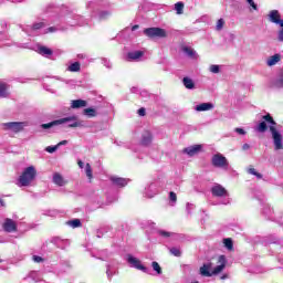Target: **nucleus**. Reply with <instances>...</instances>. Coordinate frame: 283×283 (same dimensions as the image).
<instances>
[{"label":"nucleus","instance_id":"obj_52","mask_svg":"<svg viewBox=\"0 0 283 283\" xmlns=\"http://www.w3.org/2000/svg\"><path fill=\"white\" fill-rule=\"evenodd\" d=\"M281 30L277 32V41L283 42V25H280Z\"/></svg>","mask_w":283,"mask_h":283},{"label":"nucleus","instance_id":"obj_30","mask_svg":"<svg viewBox=\"0 0 283 283\" xmlns=\"http://www.w3.org/2000/svg\"><path fill=\"white\" fill-rule=\"evenodd\" d=\"M67 227H71V229H78V227H82L83 223L81 222V219H72L66 221Z\"/></svg>","mask_w":283,"mask_h":283},{"label":"nucleus","instance_id":"obj_49","mask_svg":"<svg viewBox=\"0 0 283 283\" xmlns=\"http://www.w3.org/2000/svg\"><path fill=\"white\" fill-rule=\"evenodd\" d=\"M193 209H196V206L193 203H187L186 211L188 216H191V211H193Z\"/></svg>","mask_w":283,"mask_h":283},{"label":"nucleus","instance_id":"obj_54","mask_svg":"<svg viewBox=\"0 0 283 283\" xmlns=\"http://www.w3.org/2000/svg\"><path fill=\"white\" fill-rule=\"evenodd\" d=\"M234 132L237 134H239L240 136H245L247 135V130H244V128H235Z\"/></svg>","mask_w":283,"mask_h":283},{"label":"nucleus","instance_id":"obj_27","mask_svg":"<svg viewBox=\"0 0 283 283\" xmlns=\"http://www.w3.org/2000/svg\"><path fill=\"white\" fill-rule=\"evenodd\" d=\"M112 17V11L109 10H102L97 12V19L99 21H107Z\"/></svg>","mask_w":283,"mask_h":283},{"label":"nucleus","instance_id":"obj_55","mask_svg":"<svg viewBox=\"0 0 283 283\" xmlns=\"http://www.w3.org/2000/svg\"><path fill=\"white\" fill-rule=\"evenodd\" d=\"M247 3L252 7V9L258 10V4L253 0H247Z\"/></svg>","mask_w":283,"mask_h":283},{"label":"nucleus","instance_id":"obj_36","mask_svg":"<svg viewBox=\"0 0 283 283\" xmlns=\"http://www.w3.org/2000/svg\"><path fill=\"white\" fill-rule=\"evenodd\" d=\"M153 271L157 273V275H163V268H160V264L156 261L151 263Z\"/></svg>","mask_w":283,"mask_h":283},{"label":"nucleus","instance_id":"obj_23","mask_svg":"<svg viewBox=\"0 0 283 283\" xmlns=\"http://www.w3.org/2000/svg\"><path fill=\"white\" fill-rule=\"evenodd\" d=\"M280 61H282V56L280 54H274L266 60V65H269V67H273V65H277Z\"/></svg>","mask_w":283,"mask_h":283},{"label":"nucleus","instance_id":"obj_14","mask_svg":"<svg viewBox=\"0 0 283 283\" xmlns=\"http://www.w3.org/2000/svg\"><path fill=\"white\" fill-rule=\"evenodd\" d=\"M143 193L145 198H154L155 196H158V184L151 182L147 185Z\"/></svg>","mask_w":283,"mask_h":283},{"label":"nucleus","instance_id":"obj_63","mask_svg":"<svg viewBox=\"0 0 283 283\" xmlns=\"http://www.w3.org/2000/svg\"><path fill=\"white\" fill-rule=\"evenodd\" d=\"M29 36H32V33L28 32V30H24Z\"/></svg>","mask_w":283,"mask_h":283},{"label":"nucleus","instance_id":"obj_22","mask_svg":"<svg viewBox=\"0 0 283 283\" xmlns=\"http://www.w3.org/2000/svg\"><path fill=\"white\" fill-rule=\"evenodd\" d=\"M81 107H87V101L84 99H73L71 102L72 109H81Z\"/></svg>","mask_w":283,"mask_h":283},{"label":"nucleus","instance_id":"obj_50","mask_svg":"<svg viewBox=\"0 0 283 283\" xmlns=\"http://www.w3.org/2000/svg\"><path fill=\"white\" fill-rule=\"evenodd\" d=\"M33 262H35L36 264H41L42 262H44L45 260L42 256L39 255H33L32 256Z\"/></svg>","mask_w":283,"mask_h":283},{"label":"nucleus","instance_id":"obj_51","mask_svg":"<svg viewBox=\"0 0 283 283\" xmlns=\"http://www.w3.org/2000/svg\"><path fill=\"white\" fill-rule=\"evenodd\" d=\"M169 200L170 202H172L174 205H176V200H178V197L176 196V192L171 191L169 193Z\"/></svg>","mask_w":283,"mask_h":283},{"label":"nucleus","instance_id":"obj_64","mask_svg":"<svg viewBox=\"0 0 283 283\" xmlns=\"http://www.w3.org/2000/svg\"><path fill=\"white\" fill-rule=\"evenodd\" d=\"M97 238H101V234H99V233H97Z\"/></svg>","mask_w":283,"mask_h":283},{"label":"nucleus","instance_id":"obj_45","mask_svg":"<svg viewBox=\"0 0 283 283\" xmlns=\"http://www.w3.org/2000/svg\"><path fill=\"white\" fill-rule=\"evenodd\" d=\"M144 227L146 229H156V222L151 221V220H148V221H145L144 222Z\"/></svg>","mask_w":283,"mask_h":283},{"label":"nucleus","instance_id":"obj_43","mask_svg":"<svg viewBox=\"0 0 283 283\" xmlns=\"http://www.w3.org/2000/svg\"><path fill=\"white\" fill-rule=\"evenodd\" d=\"M209 72H211L212 74H220V65L218 64L210 65Z\"/></svg>","mask_w":283,"mask_h":283},{"label":"nucleus","instance_id":"obj_7","mask_svg":"<svg viewBox=\"0 0 283 283\" xmlns=\"http://www.w3.org/2000/svg\"><path fill=\"white\" fill-rule=\"evenodd\" d=\"M36 178V169L34 166L27 167L19 177L20 187H29V185Z\"/></svg>","mask_w":283,"mask_h":283},{"label":"nucleus","instance_id":"obj_8","mask_svg":"<svg viewBox=\"0 0 283 283\" xmlns=\"http://www.w3.org/2000/svg\"><path fill=\"white\" fill-rule=\"evenodd\" d=\"M211 193L214 198H223L218 205H229L231 202L229 200V191H227V188L222 187L220 184H216L211 188Z\"/></svg>","mask_w":283,"mask_h":283},{"label":"nucleus","instance_id":"obj_3","mask_svg":"<svg viewBox=\"0 0 283 283\" xmlns=\"http://www.w3.org/2000/svg\"><path fill=\"white\" fill-rule=\"evenodd\" d=\"M227 266V256L220 255L218 258L217 266L211 271V263H206L203 266L200 268V274L203 277H211V275H218L222 273Z\"/></svg>","mask_w":283,"mask_h":283},{"label":"nucleus","instance_id":"obj_33","mask_svg":"<svg viewBox=\"0 0 283 283\" xmlns=\"http://www.w3.org/2000/svg\"><path fill=\"white\" fill-rule=\"evenodd\" d=\"M175 10H176V14H184L185 13V3L181 1L175 3Z\"/></svg>","mask_w":283,"mask_h":283},{"label":"nucleus","instance_id":"obj_29","mask_svg":"<svg viewBox=\"0 0 283 283\" xmlns=\"http://www.w3.org/2000/svg\"><path fill=\"white\" fill-rule=\"evenodd\" d=\"M182 83H184L186 90H195L196 88V83H193V80H191V77H184Z\"/></svg>","mask_w":283,"mask_h":283},{"label":"nucleus","instance_id":"obj_39","mask_svg":"<svg viewBox=\"0 0 283 283\" xmlns=\"http://www.w3.org/2000/svg\"><path fill=\"white\" fill-rule=\"evenodd\" d=\"M48 24L45 22H35L32 27L31 30L32 32L36 30H42V28H45Z\"/></svg>","mask_w":283,"mask_h":283},{"label":"nucleus","instance_id":"obj_12","mask_svg":"<svg viewBox=\"0 0 283 283\" xmlns=\"http://www.w3.org/2000/svg\"><path fill=\"white\" fill-rule=\"evenodd\" d=\"M33 50L34 52H36L41 56H44L45 59H50L52 54H54V51H52V49L42 44H35Z\"/></svg>","mask_w":283,"mask_h":283},{"label":"nucleus","instance_id":"obj_57","mask_svg":"<svg viewBox=\"0 0 283 283\" xmlns=\"http://www.w3.org/2000/svg\"><path fill=\"white\" fill-rule=\"evenodd\" d=\"M137 114L139 116H145V114H147V111L145 109V107H142V108L138 109Z\"/></svg>","mask_w":283,"mask_h":283},{"label":"nucleus","instance_id":"obj_59","mask_svg":"<svg viewBox=\"0 0 283 283\" xmlns=\"http://www.w3.org/2000/svg\"><path fill=\"white\" fill-rule=\"evenodd\" d=\"M242 149H243V151H247V150L251 149V145L243 144Z\"/></svg>","mask_w":283,"mask_h":283},{"label":"nucleus","instance_id":"obj_9","mask_svg":"<svg viewBox=\"0 0 283 283\" xmlns=\"http://www.w3.org/2000/svg\"><path fill=\"white\" fill-rule=\"evenodd\" d=\"M144 34L148 36V39H167V30L158 27L145 29Z\"/></svg>","mask_w":283,"mask_h":283},{"label":"nucleus","instance_id":"obj_2","mask_svg":"<svg viewBox=\"0 0 283 283\" xmlns=\"http://www.w3.org/2000/svg\"><path fill=\"white\" fill-rule=\"evenodd\" d=\"M51 25L44 32L48 34L49 32H59L61 28V23H66V25H70L71 28H76V25H87L90 23V20L85 19V17L75 13L74 11H69L66 14H55L50 20Z\"/></svg>","mask_w":283,"mask_h":283},{"label":"nucleus","instance_id":"obj_25","mask_svg":"<svg viewBox=\"0 0 283 283\" xmlns=\"http://www.w3.org/2000/svg\"><path fill=\"white\" fill-rule=\"evenodd\" d=\"M84 116H87V118H96L98 116V111L94 107L84 108L83 111Z\"/></svg>","mask_w":283,"mask_h":283},{"label":"nucleus","instance_id":"obj_16","mask_svg":"<svg viewBox=\"0 0 283 283\" xmlns=\"http://www.w3.org/2000/svg\"><path fill=\"white\" fill-rule=\"evenodd\" d=\"M2 228L7 233H14V231H17V222L10 218H7L4 219Z\"/></svg>","mask_w":283,"mask_h":283},{"label":"nucleus","instance_id":"obj_58","mask_svg":"<svg viewBox=\"0 0 283 283\" xmlns=\"http://www.w3.org/2000/svg\"><path fill=\"white\" fill-rule=\"evenodd\" d=\"M77 59H78L80 61H85V59H87V54H85V53H80V54H77Z\"/></svg>","mask_w":283,"mask_h":283},{"label":"nucleus","instance_id":"obj_26","mask_svg":"<svg viewBox=\"0 0 283 283\" xmlns=\"http://www.w3.org/2000/svg\"><path fill=\"white\" fill-rule=\"evenodd\" d=\"M53 182L54 185H57V187L65 186V179H63V176L59 172L53 174Z\"/></svg>","mask_w":283,"mask_h":283},{"label":"nucleus","instance_id":"obj_21","mask_svg":"<svg viewBox=\"0 0 283 283\" xmlns=\"http://www.w3.org/2000/svg\"><path fill=\"white\" fill-rule=\"evenodd\" d=\"M8 96H10V86L0 82V98H8Z\"/></svg>","mask_w":283,"mask_h":283},{"label":"nucleus","instance_id":"obj_48","mask_svg":"<svg viewBox=\"0 0 283 283\" xmlns=\"http://www.w3.org/2000/svg\"><path fill=\"white\" fill-rule=\"evenodd\" d=\"M222 28H224V20L223 19H219L217 21L216 30L220 31V30H222Z\"/></svg>","mask_w":283,"mask_h":283},{"label":"nucleus","instance_id":"obj_60","mask_svg":"<svg viewBox=\"0 0 283 283\" xmlns=\"http://www.w3.org/2000/svg\"><path fill=\"white\" fill-rule=\"evenodd\" d=\"M77 165H78L80 169H83L85 167V164L81 159L77 160Z\"/></svg>","mask_w":283,"mask_h":283},{"label":"nucleus","instance_id":"obj_5","mask_svg":"<svg viewBox=\"0 0 283 283\" xmlns=\"http://www.w3.org/2000/svg\"><path fill=\"white\" fill-rule=\"evenodd\" d=\"M29 126L28 122H7L1 124V129L10 134V136H14V134H21Z\"/></svg>","mask_w":283,"mask_h":283},{"label":"nucleus","instance_id":"obj_37","mask_svg":"<svg viewBox=\"0 0 283 283\" xmlns=\"http://www.w3.org/2000/svg\"><path fill=\"white\" fill-rule=\"evenodd\" d=\"M273 86L277 88L283 87V71L281 72L279 77L274 81Z\"/></svg>","mask_w":283,"mask_h":283},{"label":"nucleus","instance_id":"obj_10","mask_svg":"<svg viewBox=\"0 0 283 283\" xmlns=\"http://www.w3.org/2000/svg\"><path fill=\"white\" fill-rule=\"evenodd\" d=\"M211 164L217 167V169H229V160L220 153L212 156Z\"/></svg>","mask_w":283,"mask_h":283},{"label":"nucleus","instance_id":"obj_24","mask_svg":"<svg viewBox=\"0 0 283 283\" xmlns=\"http://www.w3.org/2000/svg\"><path fill=\"white\" fill-rule=\"evenodd\" d=\"M182 52L187 54L189 59H198V53L191 46H184Z\"/></svg>","mask_w":283,"mask_h":283},{"label":"nucleus","instance_id":"obj_4","mask_svg":"<svg viewBox=\"0 0 283 283\" xmlns=\"http://www.w3.org/2000/svg\"><path fill=\"white\" fill-rule=\"evenodd\" d=\"M65 123H67V127H81V122H78V117L72 115L64 118L55 119L46 124H41V128L52 129L54 127H59V125H65Z\"/></svg>","mask_w":283,"mask_h":283},{"label":"nucleus","instance_id":"obj_62","mask_svg":"<svg viewBox=\"0 0 283 283\" xmlns=\"http://www.w3.org/2000/svg\"><path fill=\"white\" fill-rule=\"evenodd\" d=\"M138 24H135V25H133V28H132V32H136V30H138Z\"/></svg>","mask_w":283,"mask_h":283},{"label":"nucleus","instance_id":"obj_61","mask_svg":"<svg viewBox=\"0 0 283 283\" xmlns=\"http://www.w3.org/2000/svg\"><path fill=\"white\" fill-rule=\"evenodd\" d=\"M56 145H57V148L63 147L64 145H67V140H62L60 143H57Z\"/></svg>","mask_w":283,"mask_h":283},{"label":"nucleus","instance_id":"obj_1","mask_svg":"<svg viewBox=\"0 0 283 283\" xmlns=\"http://www.w3.org/2000/svg\"><path fill=\"white\" fill-rule=\"evenodd\" d=\"M263 122H260L255 126V132H259V134H264L266 129H270L272 134V140L274 145L275 151H280L283 149V139H282V126L277 125L275 119H273V116L271 114H266L262 116ZM266 123L270 125L268 126Z\"/></svg>","mask_w":283,"mask_h":283},{"label":"nucleus","instance_id":"obj_56","mask_svg":"<svg viewBox=\"0 0 283 283\" xmlns=\"http://www.w3.org/2000/svg\"><path fill=\"white\" fill-rule=\"evenodd\" d=\"M130 92H132V94H140V88H138L137 86H133L132 88H130Z\"/></svg>","mask_w":283,"mask_h":283},{"label":"nucleus","instance_id":"obj_32","mask_svg":"<svg viewBox=\"0 0 283 283\" xmlns=\"http://www.w3.org/2000/svg\"><path fill=\"white\" fill-rule=\"evenodd\" d=\"M29 280H32L33 282H41V273H39L38 271H33L31 273H29Z\"/></svg>","mask_w":283,"mask_h":283},{"label":"nucleus","instance_id":"obj_13","mask_svg":"<svg viewBox=\"0 0 283 283\" xmlns=\"http://www.w3.org/2000/svg\"><path fill=\"white\" fill-rule=\"evenodd\" d=\"M268 20L274 25H283V19L279 10H271L268 14Z\"/></svg>","mask_w":283,"mask_h":283},{"label":"nucleus","instance_id":"obj_28","mask_svg":"<svg viewBox=\"0 0 283 283\" xmlns=\"http://www.w3.org/2000/svg\"><path fill=\"white\" fill-rule=\"evenodd\" d=\"M157 235H159V238H164V240H169V238H174L176 233L158 229Z\"/></svg>","mask_w":283,"mask_h":283},{"label":"nucleus","instance_id":"obj_47","mask_svg":"<svg viewBox=\"0 0 283 283\" xmlns=\"http://www.w3.org/2000/svg\"><path fill=\"white\" fill-rule=\"evenodd\" d=\"M59 149V146L55 145V146H48L45 148V151H48V154H54V151H56Z\"/></svg>","mask_w":283,"mask_h":283},{"label":"nucleus","instance_id":"obj_44","mask_svg":"<svg viewBox=\"0 0 283 283\" xmlns=\"http://www.w3.org/2000/svg\"><path fill=\"white\" fill-rule=\"evenodd\" d=\"M171 255H175V258H180L182 255V252L179 248H170Z\"/></svg>","mask_w":283,"mask_h":283},{"label":"nucleus","instance_id":"obj_40","mask_svg":"<svg viewBox=\"0 0 283 283\" xmlns=\"http://www.w3.org/2000/svg\"><path fill=\"white\" fill-rule=\"evenodd\" d=\"M85 174H86V178H88V180H92V178H94V175L92 172V165H90V164L85 165Z\"/></svg>","mask_w":283,"mask_h":283},{"label":"nucleus","instance_id":"obj_19","mask_svg":"<svg viewBox=\"0 0 283 283\" xmlns=\"http://www.w3.org/2000/svg\"><path fill=\"white\" fill-rule=\"evenodd\" d=\"M151 140H154V136L151 135V132L145 130L142 135V145L144 147H147L151 145Z\"/></svg>","mask_w":283,"mask_h":283},{"label":"nucleus","instance_id":"obj_35","mask_svg":"<svg viewBox=\"0 0 283 283\" xmlns=\"http://www.w3.org/2000/svg\"><path fill=\"white\" fill-rule=\"evenodd\" d=\"M69 72H81V63L74 62L67 66Z\"/></svg>","mask_w":283,"mask_h":283},{"label":"nucleus","instance_id":"obj_20","mask_svg":"<svg viewBox=\"0 0 283 283\" xmlns=\"http://www.w3.org/2000/svg\"><path fill=\"white\" fill-rule=\"evenodd\" d=\"M213 103L208 102V103H201L197 106H195L196 112H211L213 109Z\"/></svg>","mask_w":283,"mask_h":283},{"label":"nucleus","instance_id":"obj_6","mask_svg":"<svg viewBox=\"0 0 283 283\" xmlns=\"http://www.w3.org/2000/svg\"><path fill=\"white\" fill-rule=\"evenodd\" d=\"M124 260L125 262H127L130 269H136L137 271H142V273H147L148 275L151 274V270L143 265L140 259L134 256L132 253L125 254Z\"/></svg>","mask_w":283,"mask_h":283},{"label":"nucleus","instance_id":"obj_11","mask_svg":"<svg viewBox=\"0 0 283 283\" xmlns=\"http://www.w3.org/2000/svg\"><path fill=\"white\" fill-rule=\"evenodd\" d=\"M109 180L112 186L115 187L116 189H125V187L129 185V179L118 176H111Z\"/></svg>","mask_w":283,"mask_h":283},{"label":"nucleus","instance_id":"obj_15","mask_svg":"<svg viewBox=\"0 0 283 283\" xmlns=\"http://www.w3.org/2000/svg\"><path fill=\"white\" fill-rule=\"evenodd\" d=\"M143 56H145V52L143 51H130L126 54V61L129 63H138V61H142Z\"/></svg>","mask_w":283,"mask_h":283},{"label":"nucleus","instance_id":"obj_41","mask_svg":"<svg viewBox=\"0 0 283 283\" xmlns=\"http://www.w3.org/2000/svg\"><path fill=\"white\" fill-rule=\"evenodd\" d=\"M86 8L87 10H90L91 17H94V12H96V2H93V1L88 2L86 4Z\"/></svg>","mask_w":283,"mask_h":283},{"label":"nucleus","instance_id":"obj_17","mask_svg":"<svg viewBox=\"0 0 283 283\" xmlns=\"http://www.w3.org/2000/svg\"><path fill=\"white\" fill-rule=\"evenodd\" d=\"M202 150V145H193L189 146L182 149V154H187V156H196L197 154H200Z\"/></svg>","mask_w":283,"mask_h":283},{"label":"nucleus","instance_id":"obj_18","mask_svg":"<svg viewBox=\"0 0 283 283\" xmlns=\"http://www.w3.org/2000/svg\"><path fill=\"white\" fill-rule=\"evenodd\" d=\"M52 244L57 247V249H65L70 241L67 239H61L60 237H54L51 239Z\"/></svg>","mask_w":283,"mask_h":283},{"label":"nucleus","instance_id":"obj_31","mask_svg":"<svg viewBox=\"0 0 283 283\" xmlns=\"http://www.w3.org/2000/svg\"><path fill=\"white\" fill-rule=\"evenodd\" d=\"M223 245L228 251H233V239L232 238H226L223 239Z\"/></svg>","mask_w":283,"mask_h":283},{"label":"nucleus","instance_id":"obj_34","mask_svg":"<svg viewBox=\"0 0 283 283\" xmlns=\"http://www.w3.org/2000/svg\"><path fill=\"white\" fill-rule=\"evenodd\" d=\"M262 213H263V216L271 218V216L273 213V209L271 208V206H269V203L263 205Z\"/></svg>","mask_w":283,"mask_h":283},{"label":"nucleus","instance_id":"obj_53","mask_svg":"<svg viewBox=\"0 0 283 283\" xmlns=\"http://www.w3.org/2000/svg\"><path fill=\"white\" fill-rule=\"evenodd\" d=\"M139 95L142 96V98H149L150 94L149 92L143 90L139 92Z\"/></svg>","mask_w":283,"mask_h":283},{"label":"nucleus","instance_id":"obj_46","mask_svg":"<svg viewBox=\"0 0 283 283\" xmlns=\"http://www.w3.org/2000/svg\"><path fill=\"white\" fill-rule=\"evenodd\" d=\"M102 64L104 65V67H107V70H112V62L108 59L103 57Z\"/></svg>","mask_w":283,"mask_h":283},{"label":"nucleus","instance_id":"obj_38","mask_svg":"<svg viewBox=\"0 0 283 283\" xmlns=\"http://www.w3.org/2000/svg\"><path fill=\"white\" fill-rule=\"evenodd\" d=\"M116 273V270H114V268H112L109 264L106 265V275L108 277V280H112V277H114Z\"/></svg>","mask_w":283,"mask_h":283},{"label":"nucleus","instance_id":"obj_42","mask_svg":"<svg viewBox=\"0 0 283 283\" xmlns=\"http://www.w3.org/2000/svg\"><path fill=\"white\" fill-rule=\"evenodd\" d=\"M248 174L251 176H255L259 180H262V174L255 171V168H249Z\"/></svg>","mask_w":283,"mask_h":283}]
</instances>
